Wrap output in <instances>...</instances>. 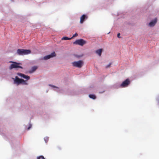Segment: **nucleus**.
<instances>
[{"mask_svg":"<svg viewBox=\"0 0 159 159\" xmlns=\"http://www.w3.org/2000/svg\"><path fill=\"white\" fill-rule=\"evenodd\" d=\"M17 75L21 77H22L25 79L28 80L30 79V77L28 75H26L24 74L21 73H18Z\"/></svg>","mask_w":159,"mask_h":159,"instance_id":"obj_8","label":"nucleus"},{"mask_svg":"<svg viewBox=\"0 0 159 159\" xmlns=\"http://www.w3.org/2000/svg\"><path fill=\"white\" fill-rule=\"evenodd\" d=\"M104 92V91H103L102 92H100V93H102L103 92Z\"/></svg>","mask_w":159,"mask_h":159,"instance_id":"obj_21","label":"nucleus"},{"mask_svg":"<svg viewBox=\"0 0 159 159\" xmlns=\"http://www.w3.org/2000/svg\"><path fill=\"white\" fill-rule=\"evenodd\" d=\"M130 81L129 79H126L125 80L123 81L120 85V87L121 88L126 87L130 84Z\"/></svg>","mask_w":159,"mask_h":159,"instance_id":"obj_6","label":"nucleus"},{"mask_svg":"<svg viewBox=\"0 0 159 159\" xmlns=\"http://www.w3.org/2000/svg\"><path fill=\"white\" fill-rule=\"evenodd\" d=\"M37 69V67L36 66L32 67L31 70L29 71V73H32L35 71Z\"/></svg>","mask_w":159,"mask_h":159,"instance_id":"obj_12","label":"nucleus"},{"mask_svg":"<svg viewBox=\"0 0 159 159\" xmlns=\"http://www.w3.org/2000/svg\"><path fill=\"white\" fill-rule=\"evenodd\" d=\"M72 39V38H68L67 37H64L62 38L61 40H70Z\"/></svg>","mask_w":159,"mask_h":159,"instance_id":"obj_14","label":"nucleus"},{"mask_svg":"<svg viewBox=\"0 0 159 159\" xmlns=\"http://www.w3.org/2000/svg\"><path fill=\"white\" fill-rule=\"evenodd\" d=\"M88 18V16L85 15H83L80 17V23L81 24H82L85 20L87 19Z\"/></svg>","mask_w":159,"mask_h":159,"instance_id":"obj_9","label":"nucleus"},{"mask_svg":"<svg viewBox=\"0 0 159 159\" xmlns=\"http://www.w3.org/2000/svg\"><path fill=\"white\" fill-rule=\"evenodd\" d=\"M89 97L93 99H95L96 98V97L94 95L90 94L89 95Z\"/></svg>","mask_w":159,"mask_h":159,"instance_id":"obj_13","label":"nucleus"},{"mask_svg":"<svg viewBox=\"0 0 159 159\" xmlns=\"http://www.w3.org/2000/svg\"><path fill=\"white\" fill-rule=\"evenodd\" d=\"M31 125L29 126V127L28 128V129H29L31 128Z\"/></svg>","mask_w":159,"mask_h":159,"instance_id":"obj_20","label":"nucleus"},{"mask_svg":"<svg viewBox=\"0 0 159 159\" xmlns=\"http://www.w3.org/2000/svg\"><path fill=\"white\" fill-rule=\"evenodd\" d=\"M72 65L74 67L81 68L83 66V61L80 60L77 61H74L72 63Z\"/></svg>","mask_w":159,"mask_h":159,"instance_id":"obj_5","label":"nucleus"},{"mask_svg":"<svg viewBox=\"0 0 159 159\" xmlns=\"http://www.w3.org/2000/svg\"><path fill=\"white\" fill-rule=\"evenodd\" d=\"M46 140H47V139H46V140H45L46 142H47Z\"/></svg>","mask_w":159,"mask_h":159,"instance_id":"obj_22","label":"nucleus"},{"mask_svg":"<svg viewBox=\"0 0 159 159\" xmlns=\"http://www.w3.org/2000/svg\"><path fill=\"white\" fill-rule=\"evenodd\" d=\"M102 48L98 49L95 51V53L96 54H98L99 55V56H101L102 54Z\"/></svg>","mask_w":159,"mask_h":159,"instance_id":"obj_11","label":"nucleus"},{"mask_svg":"<svg viewBox=\"0 0 159 159\" xmlns=\"http://www.w3.org/2000/svg\"><path fill=\"white\" fill-rule=\"evenodd\" d=\"M78 35V34L77 33H76L73 35V36L71 38H73L77 36Z\"/></svg>","mask_w":159,"mask_h":159,"instance_id":"obj_16","label":"nucleus"},{"mask_svg":"<svg viewBox=\"0 0 159 159\" xmlns=\"http://www.w3.org/2000/svg\"><path fill=\"white\" fill-rule=\"evenodd\" d=\"M46 140H47V139H46V140H45L46 142H47Z\"/></svg>","mask_w":159,"mask_h":159,"instance_id":"obj_24","label":"nucleus"},{"mask_svg":"<svg viewBox=\"0 0 159 159\" xmlns=\"http://www.w3.org/2000/svg\"><path fill=\"white\" fill-rule=\"evenodd\" d=\"M46 140H47V139H46V140H45L46 142H47Z\"/></svg>","mask_w":159,"mask_h":159,"instance_id":"obj_23","label":"nucleus"},{"mask_svg":"<svg viewBox=\"0 0 159 159\" xmlns=\"http://www.w3.org/2000/svg\"><path fill=\"white\" fill-rule=\"evenodd\" d=\"M14 83L16 84L17 85L19 84L22 83L24 84H27V83L23 79H20L17 76H16L14 80Z\"/></svg>","mask_w":159,"mask_h":159,"instance_id":"obj_3","label":"nucleus"},{"mask_svg":"<svg viewBox=\"0 0 159 159\" xmlns=\"http://www.w3.org/2000/svg\"><path fill=\"white\" fill-rule=\"evenodd\" d=\"M56 56V55L55 53V52H53L51 53V54H50L49 55L44 56L43 57V59L44 60H47L49 59V58H50L51 57H55Z\"/></svg>","mask_w":159,"mask_h":159,"instance_id":"obj_7","label":"nucleus"},{"mask_svg":"<svg viewBox=\"0 0 159 159\" xmlns=\"http://www.w3.org/2000/svg\"><path fill=\"white\" fill-rule=\"evenodd\" d=\"M111 65V63H110L109 64L107 65L106 66V68H108V67H109Z\"/></svg>","mask_w":159,"mask_h":159,"instance_id":"obj_17","label":"nucleus"},{"mask_svg":"<svg viewBox=\"0 0 159 159\" xmlns=\"http://www.w3.org/2000/svg\"><path fill=\"white\" fill-rule=\"evenodd\" d=\"M37 159H45L44 157L43 156H40L38 157Z\"/></svg>","mask_w":159,"mask_h":159,"instance_id":"obj_15","label":"nucleus"},{"mask_svg":"<svg viewBox=\"0 0 159 159\" xmlns=\"http://www.w3.org/2000/svg\"><path fill=\"white\" fill-rule=\"evenodd\" d=\"M9 62L12 63L9 67V69L10 70H11L13 68H20L21 69L23 68V67L22 66H19L20 64H21L20 63H17L16 62L12 61H10Z\"/></svg>","mask_w":159,"mask_h":159,"instance_id":"obj_2","label":"nucleus"},{"mask_svg":"<svg viewBox=\"0 0 159 159\" xmlns=\"http://www.w3.org/2000/svg\"><path fill=\"white\" fill-rule=\"evenodd\" d=\"M120 33H118V34H117V37L118 38H120Z\"/></svg>","mask_w":159,"mask_h":159,"instance_id":"obj_18","label":"nucleus"},{"mask_svg":"<svg viewBox=\"0 0 159 159\" xmlns=\"http://www.w3.org/2000/svg\"><path fill=\"white\" fill-rule=\"evenodd\" d=\"M157 18H155L154 20L152 21L151 22H150L149 24V25L150 26H154L155 24L157 23Z\"/></svg>","mask_w":159,"mask_h":159,"instance_id":"obj_10","label":"nucleus"},{"mask_svg":"<svg viewBox=\"0 0 159 159\" xmlns=\"http://www.w3.org/2000/svg\"><path fill=\"white\" fill-rule=\"evenodd\" d=\"M49 86H51V87H52L53 88H57V87H55V86H54V85H51V84H50L49 85Z\"/></svg>","mask_w":159,"mask_h":159,"instance_id":"obj_19","label":"nucleus"},{"mask_svg":"<svg viewBox=\"0 0 159 159\" xmlns=\"http://www.w3.org/2000/svg\"><path fill=\"white\" fill-rule=\"evenodd\" d=\"M31 53V51L30 50L18 49L17 51V54L19 55H26Z\"/></svg>","mask_w":159,"mask_h":159,"instance_id":"obj_1","label":"nucleus"},{"mask_svg":"<svg viewBox=\"0 0 159 159\" xmlns=\"http://www.w3.org/2000/svg\"><path fill=\"white\" fill-rule=\"evenodd\" d=\"M86 41L82 39L76 40L75 41L73 42V44H78L80 46H83L84 44L86 43Z\"/></svg>","mask_w":159,"mask_h":159,"instance_id":"obj_4","label":"nucleus"}]
</instances>
